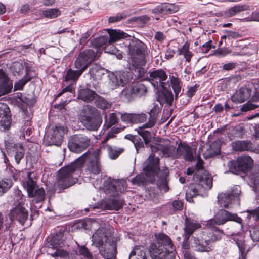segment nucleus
Wrapping results in <instances>:
<instances>
[{
	"label": "nucleus",
	"instance_id": "obj_59",
	"mask_svg": "<svg viewBox=\"0 0 259 259\" xmlns=\"http://www.w3.org/2000/svg\"><path fill=\"white\" fill-rule=\"evenodd\" d=\"M174 208L176 210H181L183 208V203L181 200H175L172 203Z\"/></svg>",
	"mask_w": 259,
	"mask_h": 259
},
{
	"label": "nucleus",
	"instance_id": "obj_40",
	"mask_svg": "<svg viewBox=\"0 0 259 259\" xmlns=\"http://www.w3.org/2000/svg\"><path fill=\"white\" fill-rule=\"evenodd\" d=\"M96 106L102 109H109L111 107V104L103 97L96 95L95 99Z\"/></svg>",
	"mask_w": 259,
	"mask_h": 259
},
{
	"label": "nucleus",
	"instance_id": "obj_27",
	"mask_svg": "<svg viewBox=\"0 0 259 259\" xmlns=\"http://www.w3.org/2000/svg\"><path fill=\"white\" fill-rule=\"evenodd\" d=\"M110 42L109 38L108 36H102L99 38H95L93 42L94 47L92 49L94 50L95 53H97V58L99 57V54L102 52V49L106 46L108 43Z\"/></svg>",
	"mask_w": 259,
	"mask_h": 259
},
{
	"label": "nucleus",
	"instance_id": "obj_48",
	"mask_svg": "<svg viewBox=\"0 0 259 259\" xmlns=\"http://www.w3.org/2000/svg\"><path fill=\"white\" fill-rule=\"evenodd\" d=\"M247 218L248 221L256 222L259 220V207L253 210H247Z\"/></svg>",
	"mask_w": 259,
	"mask_h": 259
},
{
	"label": "nucleus",
	"instance_id": "obj_37",
	"mask_svg": "<svg viewBox=\"0 0 259 259\" xmlns=\"http://www.w3.org/2000/svg\"><path fill=\"white\" fill-rule=\"evenodd\" d=\"M248 9V7L245 5H235L226 10L224 15L226 17H231L236 14Z\"/></svg>",
	"mask_w": 259,
	"mask_h": 259
},
{
	"label": "nucleus",
	"instance_id": "obj_62",
	"mask_svg": "<svg viewBox=\"0 0 259 259\" xmlns=\"http://www.w3.org/2000/svg\"><path fill=\"white\" fill-rule=\"evenodd\" d=\"M175 53V52L174 50L168 49H167L166 52H165L164 54V59L165 60H169L171 59Z\"/></svg>",
	"mask_w": 259,
	"mask_h": 259
},
{
	"label": "nucleus",
	"instance_id": "obj_20",
	"mask_svg": "<svg viewBox=\"0 0 259 259\" xmlns=\"http://www.w3.org/2000/svg\"><path fill=\"white\" fill-rule=\"evenodd\" d=\"M109 76V83L112 88L119 85L123 86L133 79V74L130 72L119 71L116 74H111Z\"/></svg>",
	"mask_w": 259,
	"mask_h": 259
},
{
	"label": "nucleus",
	"instance_id": "obj_52",
	"mask_svg": "<svg viewBox=\"0 0 259 259\" xmlns=\"http://www.w3.org/2000/svg\"><path fill=\"white\" fill-rule=\"evenodd\" d=\"M113 42H109L108 44L104 47L105 52L111 54H116L119 51L112 45Z\"/></svg>",
	"mask_w": 259,
	"mask_h": 259
},
{
	"label": "nucleus",
	"instance_id": "obj_14",
	"mask_svg": "<svg viewBox=\"0 0 259 259\" xmlns=\"http://www.w3.org/2000/svg\"><path fill=\"white\" fill-rule=\"evenodd\" d=\"M89 138L82 135H76L73 136L68 142V148L74 153H80L85 150L89 145Z\"/></svg>",
	"mask_w": 259,
	"mask_h": 259
},
{
	"label": "nucleus",
	"instance_id": "obj_22",
	"mask_svg": "<svg viewBox=\"0 0 259 259\" xmlns=\"http://www.w3.org/2000/svg\"><path fill=\"white\" fill-rule=\"evenodd\" d=\"M177 154L183 155L185 160L192 161L195 160L196 150L190 146L182 144L179 145L177 149Z\"/></svg>",
	"mask_w": 259,
	"mask_h": 259
},
{
	"label": "nucleus",
	"instance_id": "obj_30",
	"mask_svg": "<svg viewBox=\"0 0 259 259\" xmlns=\"http://www.w3.org/2000/svg\"><path fill=\"white\" fill-rule=\"evenodd\" d=\"M169 79L170 85L175 93V96L177 98L180 95H181V92L183 83L181 80L177 76L173 75H169Z\"/></svg>",
	"mask_w": 259,
	"mask_h": 259
},
{
	"label": "nucleus",
	"instance_id": "obj_54",
	"mask_svg": "<svg viewBox=\"0 0 259 259\" xmlns=\"http://www.w3.org/2000/svg\"><path fill=\"white\" fill-rule=\"evenodd\" d=\"M62 243L61 240L58 239V236H54L50 240V245L53 248H57L62 246Z\"/></svg>",
	"mask_w": 259,
	"mask_h": 259
},
{
	"label": "nucleus",
	"instance_id": "obj_11",
	"mask_svg": "<svg viewBox=\"0 0 259 259\" xmlns=\"http://www.w3.org/2000/svg\"><path fill=\"white\" fill-rule=\"evenodd\" d=\"M97 53L93 50L88 49L81 52L75 61V68L82 74L89 64L97 59Z\"/></svg>",
	"mask_w": 259,
	"mask_h": 259
},
{
	"label": "nucleus",
	"instance_id": "obj_43",
	"mask_svg": "<svg viewBox=\"0 0 259 259\" xmlns=\"http://www.w3.org/2000/svg\"><path fill=\"white\" fill-rule=\"evenodd\" d=\"M131 91L132 94L141 96L147 92V89L145 85L141 83H138L132 88Z\"/></svg>",
	"mask_w": 259,
	"mask_h": 259
},
{
	"label": "nucleus",
	"instance_id": "obj_2",
	"mask_svg": "<svg viewBox=\"0 0 259 259\" xmlns=\"http://www.w3.org/2000/svg\"><path fill=\"white\" fill-rule=\"evenodd\" d=\"M85 229L95 230L92 235V244L97 247L105 259H114L116 254V244L112 237V230L106 224L100 225L98 221L87 220L82 223Z\"/></svg>",
	"mask_w": 259,
	"mask_h": 259
},
{
	"label": "nucleus",
	"instance_id": "obj_18",
	"mask_svg": "<svg viewBox=\"0 0 259 259\" xmlns=\"http://www.w3.org/2000/svg\"><path fill=\"white\" fill-rule=\"evenodd\" d=\"M124 202L121 197L105 199L98 202L93 208L118 210L123 207Z\"/></svg>",
	"mask_w": 259,
	"mask_h": 259
},
{
	"label": "nucleus",
	"instance_id": "obj_41",
	"mask_svg": "<svg viewBox=\"0 0 259 259\" xmlns=\"http://www.w3.org/2000/svg\"><path fill=\"white\" fill-rule=\"evenodd\" d=\"M29 197L34 198L36 202H39L44 200L45 197V191L42 188L35 189L32 191V194H29Z\"/></svg>",
	"mask_w": 259,
	"mask_h": 259
},
{
	"label": "nucleus",
	"instance_id": "obj_9",
	"mask_svg": "<svg viewBox=\"0 0 259 259\" xmlns=\"http://www.w3.org/2000/svg\"><path fill=\"white\" fill-rule=\"evenodd\" d=\"M159 112L160 109L158 106L157 105H154L148 112L149 117L148 122L143 124V126L136 129L138 134L143 138L146 144H148L151 138V133L146 130V128H150L154 126L157 120Z\"/></svg>",
	"mask_w": 259,
	"mask_h": 259
},
{
	"label": "nucleus",
	"instance_id": "obj_29",
	"mask_svg": "<svg viewBox=\"0 0 259 259\" xmlns=\"http://www.w3.org/2000/svg\"><path fill=\"white\" fill-rule=\"evenodd\" d=\"M201 227L199 223L193 222L189 220L187 218L185 221V227L184 229V237L187 240L193 232Z\"/></svg>",
	"mask_w": 259,
	"mask_h": 259
},
{
	"label": "nucleus",
	"instance_id": "obj_53",
	"mask_svg": "<svg viewBox=\"0 0 259 259\" xmlns=\"http://www.w3.org/2000/svg\"><path fill=\"white\" fill-rule=\"evenodd\" d=\"M134 114L133 113H124L121 114V120L126 123H134Z\"/></svg>",
	"mask_w": 259,
	"mask_h": 259
},
{
	"label": "nucleus",
	"instance_id": "obj_36",
	"mask_svg": "<svg viewBox=\"0 0 259 259\" xmlns=\"http://www.w3.org/2000/svg\"><path fill=\"white\" fill-rule=\"evenodd\" d=\"M12 82L4 74L3 81L0 85V96L10 93L12 89Z\"/></svg>",
	"mask_w": 259,
	"mask_h": 259
},
{
	"label": "nucleus",
	"instance_id": "obj_10",
	"mask_svg": "<svg viewBox=\"0 0 259 259\" xmlns=\"http://www.w3.org/2000/svg\"><path fill=\"white\" fill-rule=\"evenodd\" d=\"M126 187L125 180L114 179L109 177L104 181L103 190L106 194L115 197L124 192Z\"/></svg>",
	"mask_w": 259,
	"mask_h": 259
},
{
	"label": "nucleus",
	"instance_id": "obj_25",
	"mask_svg": "<svg viewBox=\"0 0 259 259\" xmlns=\"http://www.w3.org/2000/svg\"><path fill=\"white\" fill-rule=\"evenodd\" d=\"M250 93V89L244 87L241 88L231 96V100L238 103L244 102L249 98Z\"/></svg>",
	"mask_w": 259,
	"mask_h": 259
},
{
	"label": "nucleus",
	"instance_id": "obj_1",
	"mask_svg": "<svg viewBox=\"0 0 259 259\" xmlns=\"http://www.w3.org/2000/svg\"><path fill=\"white\" fill-rule=\"evenodd\" d=\"M152 153L144 163L143 174H139L131 180L133 184L138 186L144 185L146 181L153 182L155 180V176L158 177L159 187L161 190L167 192L169 190L167 185L168 182L169 170L168 168L159 167V159L157 156L174 157L175 148L171 146H164L161 144H154L150 145Z\"/></svg>",
	"mask_w": 259,
	"mask_h": 259
},
{
	"label": "nucleus",
	"instance_id": "obj_17",
	"mask_svg": "<svg viewBox=\"0 0 259 259\" xmlns=\"http://www.w3.org/2000/svg\"><path fill=\"white\" fill-rule=\"evenodd\" d=\"M65 131L63 126H56L46 134L45 139L48 141V145L59 146L62 144Z\"/></svg>",
	"mask_w": 259,
	"mask_h": 259
},
{
	"label": "nucleus",
	"instance_id": "obj_42",
	"mask_svg": "<svg viewBox=\"0 0 259 259\" xmlns=\"http://www.w3.org/2000/svg\"><path fill=\"white\" fill-rule=\"evenodd\" d=\"M108 153L109 156L111 159H116L118 156L123 152V149L119 148L118 149L113 148L110 145H107L104 148Z\"/></svg>",
	"mask_w": 259,
	"mask_h": 259
},
{
	"label": "nucleus",
	"instance_id": "obj_49",
	"mask_svg": "<svg viewBox=\"0 0 259 259\" xmlns=\"http://www.w3.org/2000/svg\"><path fill=\"white\" fill-rule=\"evenodd\" d=\"M242 134V129L240 127H232L228 133V137L230 140L235 138H239Z\"/></svg>",
	"mask_w": 259,
	"mask_h": 259
},
{
	"label": "nucleus",
	"instance_id": "obj_47",
	"mask_svg": "<svg viewBox=\"0 0 259 259\" xmlns=\"http://www.w3.org/2000/svg\"><path fill=\"white\" fill-rule=\"evenodd\" d=\"M164 8V15L172 14L177 12L179 10L178 6L170 3L163 4Z\"/></svg>",
	"mask_w": 259,
	"mask_h": 259
},
{
	"label": "nucleus",
	"instance_id": "obj_61",
	"mask_svg": "<svg viewBox=\"0 0 259 259\" xmlns=\"http://www.w3.org/2000/svg\"><path fill=\"white\" fill-rule=\"evenodd\" d=\"M230 52V51H229L227 48H223L221 49L220 50H218L215 51V55L219 56H225L227 54H229Z\"/></svg>",
	"mask_w": 259,
	"mask_h": 259
},
{
	"label": "nucleus",
	"instance_id": "obj_64",
	"mask_svg": "<svg viewBox=\"0 0 259 259\" xmlns=\"http://www.w3.org/2000/svg\"><path fill=\"white\" fill-rule=\"evenodd\" d=\"M97 66H95V67H92L90 69L89 71V73L91 77H96L97 76V74H99L100 72V70L97 68Z\"/></svg>",
	"mask_w": 259,
	"mask_h": 259
},
{
	"label": "nucleus",
	"instance_id": "obj_23",
	"mask_svg": "<svg viewBox=\"0 0 259 259\" xmlns=\"http://www.w3.org/2000/svg\"><path fill=\"white\" fill-rule=\"evenodd\" d=\"M27 180L23 182V187L27 190L28 195L32 194V191L37 188L36 173L32 171L27 174Z\"/></svg>",
	"mask_w": 259,
	"mask_h": 259
},
{
	"label": "nucleus",
	"instance_id": "obj_6",
	"mask_svg": "<svg viewBox=\"0 0 259 259\" xmlns=\"http://www.w3.org/2000/svg\"><path fill=\"white\" fill-rule=\"evenodd\" d=\"M215 225H210L207 222V229L203 232L201 238L194 237L195 250L199 252H209L212 250L211 242L221 239L224 235L222 230L219 229Z\"/></svg>",
	"mask_w": 259,
	"mask_h": 259
},
{
	"label": "nucleus",
	"instance_id": "obj_46",
	"mask_svg": "<svg viewBox=\"0 0 259 259\" xmlns=\"http://www.w3.org/2000/svg\"><path fill=\"white\" fill-rule=\"evenodd\" d=\"M233 146L236 151H246L249 148V143L245 141H238L236 142Z\"/></svg>",
	"mask_w": 259,
	"mask_h": 259
},
{
	"label": "nucleus",
	"instance_id": "obj_58",
	"mask_svg": "<svg viewBox=\"0 0 259 259\" xmlns=\"http://www.w3.org/2000/svg\"><path fill=\"white\" fill-rule=\"evenodd\" d=\"M152 13L155 15H164V8L163 4H161L152 10Z\"/></svg>",
	"mask_w": 259,
	"mask_h": 259
},
{
	"label": "nucleus",
	"instance_id": "obj_33",
	"mask_svg": "<svg viewBox=\"0 0 259 259\" xmlns=\"http://www.w3.org/2000/svg\"><path fill=\"white\" fill-rule=\"evenodd\" d=\"M189 48L190 44L187 41L178 50V55L183 56L185 61L188 63L190 62L193 55L192 52L190 51Z\"/></svg>",
	"mask_w": 259,
	"mask_h": 259
},
{
	"label": "nucleus",
	"instance_id": "obj_55",
	"mask_svg": "<svg viewBox=\"0 0 259 259\" xmlns=\"http://www.w3.org/2000/svg\"><path fill=\"white\" fill-rule=\"evenodd\" d=\"M243 21H257L259 22V12L254 11L253 12L249 17H248L244 19Z\"/></svg>",
	"mask_w": 259,
	"mask_h": 259
},
{
	"label": "nucleus",
	"instance_id": "obj_51",
	"mask_svg": "<svg viewBox=\"0 0 259 259\" xmlns=\"http://www.w3.org/2000/svg\"><path fill=\"white\" fill-rule=\"evenodd\" d=\"M79 252L80 255L87 259H92V254L84 246H79Z\"/></svg>",
	"mask_w": 259,
	"mask_h": 259
},
{
	"label": "nucleus",
	"instance_id": "obj_57",
	"mask_svg": "<svg viewBox=\"0 0 259 259\" xmlns=\"http://www.w3.org/2000/svg\"><path fill=\"white\" fill-rule=\"evenodd\" d=\"M67 255L68 253L66 251L57 248L56 251L52 254L53 257H65Z\"/></svg>",
	"mask_w": 259,
	"mask_h": 259
},
{
	"label": "nucleus",
	"instance_id": "obj_45",
	"mask_svg": "<svg viewBox=\"0 0 259 259\" xmlns=\"http://www.w3.org/2000/svg\"><path fill=\"white\" fill-rule=\"evenodd\" d=\"M259 107V100L257 101H249L246 104L242 105L241 110L243 112L254 110Z\"/></svg>",
	"mask_w": 259,
	"mask_h": 259
},
{
	"label": "nucleus",
	"instance_id": "obj_38",
	"mask_svg": "<svg viewBox=\"0 0 259 259\" xmlns=\"http://www.w3.org/2000/svg\"><path fill=\"white\" fill-rule=\"evenodd\" d=\"M81 74V72H79L77 70L75 71L69 69L67 70L65 76V81L74 83L78 79Z\"/></svg>",
	"mask_w": 259,
	"mask_h": 259
},
{
	"label": "nucleus",
	"instance_id": "obj_16",
	"mask_svg": "<svg viewBox=\"0 0 259 259\" xmlns=\"http://www.w3.org/2000/svg\"><path fill=\"white\" fill-rule=\"evenodd\" d=\"M167 75L163 70L158 69L150 73L149 81L157 91H161L165 87Z\"/></svg>",
	"mask_w": 259,
	"mask_h": 259
},
{
	"label": "nucleus",
	"instance_id": "obj_31",
	"mask_svg": "<svg viewBox=\"0 0 259 259\" xmlns=\"http://www.w3.org/2000/svg\"><path fill=\"white\" fill-rule=\"evenodd\" d=\"M97 94L88 88L81 89L78 91V98L85 102H89L94 100Z\"/></svg>",
	"mask_w": 259,
	"mask_h": 259
},
{
	"label": "nucleus",
	"instance_id": "obj_28",
	"mask_svg": "<svg viewBox=\"0 0 259 259\" xmlns=\"http://www.w3.org/2000/svg\"><path fill=\"white\" fill-rule=\"evenodd\" d=\"M25 150L22 144L17 143L14 145L12 151L9 153L10 156H14L17 164L20 163L21 160L24 157Z\"/></svg>",
	"mask_w": 259,
	"mask_h": 259
},
{
	"label": "nucleus",
	"instance_id": "obj_21",
	"mask_svg": "<svg viewBox=\"0 0 259 259\" xmlns=\"http://www.w3.org/2000/svg\"><path fill=\"white\" fill-rule=\"evenodd\" d=\"M253 163V161L250 156H240L237 158L234 168L230 167V169L234 174H238L239 172L246 173L252 167Z\"/></svg>",
	"mask_w": 259,
	"mask_h": 259
},
{
	"label": "nucleus",
	"instance_id": "obj_19",
	"mask_svg": "<svg viewBox=\"0 0 259 259\" xmlns=\"http://www.w3.org/2000/svg\"><path fill=\"white\" fill-rule=\"evenodd\" d=\"M21 202L10 210L9 217L11 221H17L20 224L23 225L27 220L28 213L27 210L24 207Z\"/></svg>",
	"mask_w": 259,
	"mask_h": 259
},
{
	"label": "nucleus",
	"instance_id": "obj_50",
	"mask_svg": "<svg viewBox=\"0 0 259 259\" xmlns=\"http://www.w3.org/2000/svg\"><path fill=\"white\" fill-rule=\"evenodd\" d=\"M147 119V116L145 113L134 114V123H143L146 121Z\"/></svg>",
	"mask_w": 259,
	"mask_h": 259
},
{
	"label": "nucleus",
	"instance_id": "obj_15",
	"mask_svg": "<svg viewBox=\"0 0 259 259\" xmlns=\"http://www.w3.org/2000/svg\"><path fill=\"white\" fill-rule=\"evenodd\" d=\"M13 68L15 74L20 75L23 72L26 73L24 77L14 85L16 90H21L24 85L32 78L29 74L30 71L28 69L27 64L26 63L16 62L13 64Z\"/></svg>",
	"mask_w": 259,
	"mask_h": 259
},
{
	"label": "nucleus",
	"instance_id": "obj_24",
	"mask_svg": "<svg viewBox=\"0 0 259 259\" xmlns=\"http://www.w3.org/2000/svg\"><path fill=\"white\" fill-rule=\"evenodd\" d=\"M15 170L13 167L7 169V171L11 172L8 178L0 179V196L6 193L12 187L13 183L12 178L15 179L13 171Z\"/></svg>",
	"mask_w": 259,
	"mask_h": 259
},
{
	"label": "nucleus",
	"instance_id": "obj_56",
	"mask_svg": "<svg viewBox=\"0 0 259 259\" xmlns=\"http://www.w3.org/2000/svg\"><path fill=\"white\" fill-rule=\"evenodd\" d=\"M118 121V119L116 117V114L114 113H112L110 114L109 116V122L107 124V128H109L115 124Z\"/></svg>",
	"mask_w": 259,
	"mask_h": 259
},
{
	"label": "nucleus",
	"instance_id": "obj_5",
	"mask_svg": "<svg viewBox=\"0 0 259 259\" xmlns=\"http://www.w3.org/2000/svg\"><path fill=\"white\" fill-rule=\"evenodd\" d=\"M156 242L152 243L149 249L153 259H174L175 248L170 238L166 235L159 233L155 235Z\"/></svg>",
	"mask_w": 259,
	"mask_h": 259
},
{
	"label": "nucleus",
	"instance_id": "obj_35",
	"mask_svg": "<svg viewBox=\"0 0 259 259\" xmlns=\"http://www.w3.org/2000/svg\"><path fill=\"white\" fill-rule=\"evenodd\" d=\"M196 184V185L195 187L193 186H191L187 191L186 193V200L191 202L192 201V198L198 195V189L200 187L203 188L205 190H209L208 189H206L205 187L202 186L199 182H196L194 181Z\"/></svg>",
	"mask_w": 259,
	"mask_h": 259
},
{
	"label": "nucleus",
	"instance_id": "obj_44",
	"mask_svg": "<svg viewBox=\"0 0 259 259\" xmlns=\"http://www.w3.org/2000/svg\"><path fill=\"white\" fill-rule=\"evenodd\" d=\"M42 14L44 17L47 18L54 19L59 16L61 12L57 8H53L44 11Z\"/></svg>",
	"mask_w": 259,
	"mask_h": 259
},
{
	"label": "nucleus",
	"instance_id": "obj_7",
	"mask_svg": "<svg viewBox=\"0 0 259 259\" xmlns=\"http://www.w3.org/2000/svg\"><path fill=\"white\" fill-rule=\"evenodd\" d=\"M78 119L85 128L96 131L101 125L102 120L94 107L84 106L78 114Z\"/></svg>",
	"mask_w": 259,
	"mask_h": 259
},
{
	"label": "nucleus",
	"instance_id": "obj_13",
	"mask_svg": "<svg viewBox=\"0 0 259 259\" xmlns=\"http://www.w3.org/2000/svg\"><path fill=\"white\" fill-rule=\"evenodd\" d=\"M229 221H233L240 224L242 219L236 214L230 213L224 209H220L218 211L213 218L209 220L207 222H209V224L210 225H220Z\"/></svg>",
	"mask_w": 259,
	"mask_h": 259
},
{
	"label": "nucleus",
	"instance_id": "obj_60",
	"mask_svg": "<svg viewBox=\"0 0 259 259\" xmlns=\"http://www.w3.org/2000/svg\"><path fill=\"white\" fill-rule=\"evenodd\" d=\"M198 87L197 85L191 86L188 88V90L187 92V94L188 97H192L196 93Z\"/></svg>",
	"mask_w": 259,
	"mask_h": 259
},
{
	"label": "nucleus",
	"instance_id": "obj_3",
	"mask_svg": "<svg viewBox=\"0 0 259 259\" xmlns=\"http://www.w3.org/2000/svg\"><path fill=\"white\" fill-rule=\"evenodd\" d=\"M100 151V149H97L92 155L86 152L70 165L62 168L58 171V185L61 188L66 189L74 184L77 180L72 177V174L75 170L82 167L87 158L89 160L87 164V170L94 175L99 174L101 172V165L98 158Z\"/></svg>",
	"mask_w": 259,
	"mask_h": 259
},
{
	"label": "nucleus",
	"instance_id": "obj_12",
	"mask_svg": "<svg viewBox=\"0 0 259 259\" xmlns=\"http://www.w3.org/2000/svg\"><path fill=\"white\" fill-rule=\"evenodd\" d=\"M241 193L240 186H235L230 192L221 193L218 196L219 203L221 207L226 208L232 206V204L234 201H239V196Z\"/></svg>",
	"mask_w": 259,
	"mask_h": 259
},
{
	"label": "nucleus",
	"instance_id": "obj_34",
	"mask_svg": "<svg viewBox=\"0 0 259 259\" xmlns=\"http://www.w3.org/2000/svg\"><path fill=\"white\" fill-rule=\"evenodd\" d=\"M156 93L158 96H162L163 99L159 98L157 100L161 104L163 102H165L168 104L170 105L173 101V94L172 92L166 89L164 87V89L161 91H156Z\"/></svg>",
	"mask_w": 259,
	"mask_h": 259
},
{
	"label": "nucleus",
	"instance_id": "obj_4",
	"mask_svg": "<svg viewBox=\"0 0 259 259\" xmlns=\"http://www.w3.org/2000/svg\"><path fill=\"white\" fill-rule=\"evenodd\" d=\"M128 63L132 69L137 73V76L145 79L147 75V69L144 67L146 62L145 58L147 55L146 45L137 39L132 40L128 45Z\"/></svg>",
	"mask_w": 259,
	"mask_h": 259
},
{
	"label": "nucleus",
	"instance_id": "obj_39",
	"mask_svg": "<svg viewBox=\"0 0 259 259\" xmlns=\"http://www.w3.org/2000/svg\"><path fill=\"white\" fill-rule=\"evenodd\" d=\"M137 259H147L146 251L143 247H136L132 252L131 258L134 259V257Z\"/></svg>",
	"mask_w": 259,
	"mask_h": 259
},
{
	"label": "nucleus",
	"instance_id": "obj_32",
	"mask_svg": "<svg viewBox=\"0 0 259 259\" xmlns=\"http://www.w3.org/2000/svg\"><path fill=\"white\" fill-rule=\"evenodd\" d=\"M110 38L109 39L110 42H114L121 38H126L131 37V35L127 34L121 30H108Z\"/></svg>",
	"mask_w": 259,
	"mask_h": 259
},
{
	"label": "nucleus",
	"instance_id": "obj_8",
	"mask_svg": "<svg viewBox=\"0 0 259 259\" xmlns=\"http://www.w3.org/2000/svg\"><path fill=\"white\" fill-rule=\"evenodd\" d=\"M203 161L198 156L197 162L195 167H189L187 169V174L191 175L194 173V180L199 182L206 189H210L212 186V178L203 167Z\"/></svg>",
	"mask_w": 259,
	"mask_h": 259
},
{
	"label": "nucleus",
	"instance_id": "obj_63",
	"mask_svg": "<svg viewBox=\"0 0 259 259\" xmlns=\"http://www.w3.org/2000/svg\"><path fill=\"white\" fill-rule=\"evenodd\" d=\"M211 41H209L202 45L201 49L203 53H206L211 49Z\"/></svg>",
	"mask_w": 259,
	"mask_h": 259
},
{
	"label": "nucleus",
	"instance_id": "obj_26",
	"mask_svg": "<svg viewBox=\"0 0 259 259\" xmlns=\"http://www.w3.org/2000/svg\"><path fill=\"white\" fill-rule=\"evenodd\" d=\"M249 178L253 190L256 193H259V167L255 166L250 170Z\"/></svg>",
	"mask_w": 259,
	"mask_h": 259
}]
</instances>
